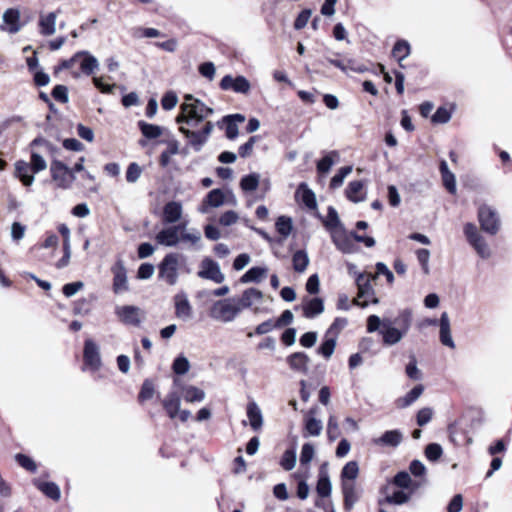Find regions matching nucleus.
Segmentation results:
<instances>
[{
    "mask_svg": "<svg viewBox=\"0 0 512 512\" xmlns=\"http://www.w3.org/2000/svg\"><path fill=\"white\" fill-rule=\"evenodd\" d=\"M138 126L141 130V133L148 139H156L162 135V127L158 125L139 121Z\"/></svg>",
    "mask_w": 512,
    "mask_h": 512,
    "instance_id": "37998d69",
    "label": "nucleus"
},
{
    "mask_svg": "<svg viewBox=\"0 0 512 512\" xmlns=\"http://www.w3.org/2000/svg\"><path fill=\"white\" fill-rule=\"evenodd\" d=\"M83 357L85 364L93 371L101 366V357L98 345L91 339H87L84 344Z\"/></svg>",
    "mask_w": 512,
    "mask_h": 512,
    "instance_id": "dca6fc26",
    "label": "nucleus"
},
{
    "mask_svg": "<svg viewBox=\"0 0 512 512\" xmlns=\"http://www.w3.org/2000/svg\"><path fill=\"white\" fill-rule=\"evenodd\" d=\"M57 13L50 12L46 15L41 14L39 18V32L44 36H51L56 31Z\"/></svg>",
    "mask_w": 512,
    "mask_h": 512,
    "instance_id": "bb28decb",
    "label": "nucleus"
},
{
    "mask_svg": "<svg viewBox=\"0 0 512 512\" xmlns=\"http://www.w3.org/2000/svg\"><path fill=\"white\" fill-rule=\"evenodd\" d=\"M325 227L332 233L333 229L344 228L339 217L337 211L333 207L328 208L327 221L325 222Z\"/></svg>",
    "mask_w": 512,
    "mask_h": 512,
    "instance_id": "864d4df0",
    "label": "nucleus"
},
{
    "mask_svg": "<svg viewBox=\"0 0 512 512\" xmlns=\"http://www.w3.org/2000/svg\"><path fill=\"white\" fill-rule=\"evenodd\" d=\"M15 176L22 182L24 186H31L34 183V174L32 173L29 162L18 160L15 163Z\"/></svg>",
    "mask_w": 512,
    "mask_h": 512,
    "instance_id": "412c9836",
    "label": "nucleus"
},
{
    "mask_svg": "<svg viewBox=\"0 0 512 512\" xmlns=\"http://www.w3.org/2000/svg\"><path fill=\"white\" fill-rule=\"evenodd\" d=\"M220 88L225 91L232 90L235 93L248 94L251 90V84L244 76L226 75L220 81Z\"/></svg>",
    "mask_w": 512,
    "mask_h": 512,
    "instance_id": "ddd939ff",
    "label": "nucleus"
},
{
    "mask_svg": "<svg viewBox=\"0 0 512 512\" xmlns=\"http://www.w3.org/2000/svg\"><path fill=\"white\" fill-rule=\"evenodd\" d=\"M142 174V168L135 162L130 163L126 171V180L129 183L138 181Z\"/></svg>",
    "mask_w": 512,
    "mask_h": 512,
    "instance_id": "338daca9",
    "label": "nucleus"
},
{
    "mask_svg": "<svg viewBox=\"0 0 512 512\" xmlns=\"http://www.w3.org/2000/svg\"><path fill=\"white\" fill-rule=\"evenodd\" d=\"M162 405L167 415L171 419H175L178 415L179 408L181 405V399L177 391L169 392L166 397L162 400Z\"/></svg>",
    "mask_w": 512,
    "mask_h": 512,
    "instance_id": "5701e85b",
    "label": "nucleus"
},
{
    "mask_svg": "<svg viewBox=\"0 0 512 512\" xmlns=\"http://www.w3.org/2000/svg\"><path fill=\"white\" fill-rule=\"evenodd\" d=\"M181 393L184 400L188 403L201 402L205 399V392L192 385L183 386Z\"/></svg>",
    "mask_w": 512,
    "mask_h": 512,
    "instance_id": "72a5a7b5",
    "label": "nucleus"
},
{
    "mask_svg": "<svg viewBox=\"0 0 512 512\" xmlns=\"http://www.w3.org/2000/svg\"><path fill=\"white\" fill-rule=\"evenodd\" d=\"M417 259L422 267L423 273L428 275L430 273L429 259L430 251L428 249H418L416 251Z\"/></svg>",
    "mask_w": 512,
    "mask_h": 512,
    "instance_id": "e2e57ef3",
    "label": "nucleus"
},
{
    "mask_svg": "<svg viewBox=\"0 0 512 512\" xmlns=\"http://www.w3.org/2000/svg\"><path fill=\"white\" fill-rule=\"evenodd\" d=\"M3 22L7 27L2 26L3 31H7L11 34L19 32L22 28L20 23V11L16 8H9L3 13Z\"/></svg>",
    "mask_w": 512,
    "mask_h": 512,
    "instance_id": "a211bd4d",
    "label": "nucleus"
},
{
    "mask_svg": "<svg viewBox=\"0 0 512 512\" xmlns=\"http://www.w3.org/2000/svg\"><path fill=\"white\" fill-rule=\"evenodd\" d=\"M172 369L178 375L186 374L190 369L189 360L185 356H178L173 362Z\"/></svg>",
    "mask_w": 512,
    "mask_h": 512,
    "instance_id": "bf43d9fd",
    "label": "nucleus"
},
{
    "mask_svg": "<svg viewBox=\"0 0 512 512\" xmlns=\"http://www.w3.org/2000/svg\"><path fill=\"white\" fill-rule=\"evenodd\" d=\"M478 220L481 229L486 233L495 235L500 228V219L495 210L487 205H482L478 210Z\"/></svg>",
    "mask_w": 512,
    "mask_h": 512,
    "instance_id": "1a4fd4ad",
    "label": "nucleus"
},
{
    "mask_svg": "<svg viewBox=\"0 0 512 512\" xmlns=\"http://www.w3.org/2000/svg\"><path fill=\"white\" fill-rule=\"evenodd\" d=\"M259 180L260 176L257 173L246 175L241 179L240 187L247 192L255 191L259 185Z\"/></svg>",
    "mask_w": 512,
    "mask_h": 512,
    "instance_id": "09e8293b",
    "label": "nucleus"
},
{
    "mask_svg": "<svg viewBox=\"0 0 512 512\" xmlns=\"http://www.w3.org/2000/svg\"><path fill=\"white\" fill-rule=\"evenodd\" d=\"M324 311V303L321 298L310 299L304 306L303 312L306 318H314Z\"/></svg>",
    "mask_w": 512,
    "mask_h": 512,
    "instance_id": "c9c22d12",
    "label": "nucleus"
},
{
    "mask_svg": "<svg viewBox=\"0 0 512 512\" xmlns=\"http://www.w3.org/2000/svg\"><path fill=\"white\" fill-rule=\"evenodd\" d=\"M343 507L345 512H350L356 502L359 500V493L356 490L354 482L342 481Z\"/></svg>",
    "mask_w": 512,
    "mask_h": 512,
    "instance_id": "6ab92c4d",
    "label": "nucleus"
},
{
    "mask_svg": "<svg viewBox=\"0 0 512 512\" xmlns=\"http://www.w3.org/2000/svg\"><path fill=\"white\" fill-rule=\"evenodd\" d=\"M29 164L31 166L33 174H37L41 171L46 170V168H47L46 160L43 158L42 155H40L39 153H37L35 151L31 152Z\"/></svg>",
    "mask_w": 512,
    "mask_h": 512,
    "instance_id": "8fccbe9b",
    "label": "nucleus"
},
{
    "mask_svg": "<svg viewBox=\"0 0 512 512\" xmlns=\"http://www.w3.org/2000/svg\"><path fill=\"white\" fill-rule=\"evenodd\" d=\"M331 238L337 249L345 254H351L356 252L357 247L354 243L352 232L348 234L345 228L333 229Z\"/></svg>",
    "mask_w": 512,
    "mask_h": 512,
    "instance_id": "9b49d317",
    "label": "nucleus"
},
{
    "mask_svg": "<svg viewBox=\"0 0 512 512\" xmlns=\"http://www.w3.org/2000/svg\"><path fill=\"white\" fill-rule=\"evenodd\" d=\"M363 189L362 181H352L346 188V196L349 200L357 203L364 200L363 196H359Z\"/></svg>",
    "mask_w": 512,
    "mask_h": 512,
    "instance_id": "a18cd8bd",
    "label": "nucleus"
},
{
    "mask_svg": "<svg viewBox=\"0 0 512 512\" xmlns=\"http://www.w3.org/2000/svg\"><path fill=\"white\" fill-rule=\"evenodd\" d=\"M50 173L57 186L62 189L71 188L76 177L73 170L60 160L54 159L50 164Z\"/></svg>",
    "mask_w": 512,
    "mask_h": 512,
    "instance_id": "0eeeda50",
    "label": "nucleus"
},
{
    "mask_svg": "<svg viewBox=\"0 0 512 512\" xmlns=\"http://www.w3.org/2000/svg\"><path fill=\"white\" fill-rule=\"evenodd\" d=\"M440 341L449 348L455 347L451 336L450 320L447 312H443L440 317Z\"/></svg>",
    "mask_w": 512,
    "mask_h": 512,
    "instance_id": "c756f323",
    "label": "nucleus"
},
{
    "mask_svg": "<svg viewBox=\"0 0 512 512\" xmlns=\"http://www.w3.org/2000/svg\"><path fill=\"white\" fill-rule=\"evenodd\" d=\"M167 145V149L161 153L159 159L160 165L162 167L168 166L171 156L179 153V142L177 140L172 139L167 142Z\"/></svg>",
    "mask_w": 512,
    "mask_h": 512,
    "instance_id": "a19ab883",
    "label": "nucleus"
},
{
    "mask_svg": "<svg viewBox=\"0 0 512 512\" xmlns=\"http://www.w3.org/2000/svg\"><path fill=\"white\" fill-rule=\"evenodd\" d=\"M113 273V292L120 294L129 290L127 271L122 260H118L111 268Z\"/></svg>",
    "mask_w": 512,
    "mask_h": 512,
    "instance_id": "4468645a",
    "label": "nucleus"
},
{
    "mask_svg": "<svg viewBox=\"0 0 512 512\" xmlns=\"http://www.w3.org/2000/svg\"><path fill=\"white\" fill-rule=\"evenodd\" d=\"M323 424L322 421L315 417H307L305 420V434L304 437L308 436H319L322 432Z\"/></svg>",
    "mask_w": 512,
    "mask_h": 512,
    "instance_id": "ea45409f",
    "label": "nucleus"
},
{
    "mask_svg": "<svg viewBox=\"0 0 512 512\" xmlns=\"http://www.w3.org/2000/svg\"><path fill=\"white\" fill-rule=\"evenodd\" d=\"M247 417L249 418L250 426L253 430L258 431L263 425V416L261 409L256 402H249L247 405Z\"/></svg>",
    "mask_w": 512,
    "mask_h": 512,
    "instance_id": "7c9ffc66",
    "label": "nucleus"
},
{
    "mask_svg": "<svg viewBox=\"0 0 512 512\" xmlns=\"http://www.w3.org/2000/svg\"><path fill=\"white\" fill-rule=\"evenodd\" d=\"M275 226L278 233L281 234L284 238H286L292 231L291 218L286 216H280L277 219Z\"/></svg>",
    "mask_w": 512,
    "mask_h": 512,
    "instance_id": "603ef678",
    "label": "nucleus"
},
{
    "mask_svg": "<svg viewBox=\"0 0 512 512\" xmlns=\"http://www.w3.org/2000/svg\"><path fill=\"white\" fill-rule=\"evenodd\" d=\"M267 268L264 267H252L240 278L241 283L255 282L259 283L266 276Z\"/></svg>",
    "mask_w": 512,
    "mask_h": 512,
    "instance_id": "e433bc0d",
    "label": "nucleus"
},
{
    "mask_svg": "<svg viewBox=\"0 0 512 512\" xmlns=\"http://www.w3.org/2000/svg\"><path fill=\"white\" fill-rule=\"evenodd\" d=\"M451 118V113L445 107H439L432 116V122L437 124L447 123Z\"/></svg>",
    "mask_w": 512,
    "mask_h": 512,
    "instance_id": "774afa93",
    "label": "nucleus"
},
{
    "mask_svg": "<svg viewBox=\"0 0 512 512\" xmlns=\"http://www.w3.org/2000/svg\"><path fill=\"white\" fill-rule=\"evenodd\" d=\"M287 363L292 370L306 374L309 370L310 358L304 352H295L287 357Z\"/></svg>",
    "mask_w": 512,
    "mask_h": 512,
    "instance_id": "aec40b11",
    "label": "nucleus"
},
{
    "mask_svg": "<svg viewBox=\"0 0 512 512\" xmlns=\"http://www.w3.org/2000/svg\"><path fill=\"white\" fill-rule=\"evenodd\" d=\"M348 320L346 318H336L333 323L330 325V327L327 329L326 334L327 336H332L333 338L337 339L340 332L347 326Z\"/></svg>",
    "mask_w": 512,
    "mask_h": 512,
    "instance_id": "6e6d98bb",
    "label": "nucleus"
},
{
    "mask_svg": "<svg viewBox=\"0 0 512 512\" xmlns=\"http://www.w3.org/2000/svg\"><path fill=\"white\" fill-rule=\"evenodd\" d=\"M403 439V435L399 430L386 431L381 437L374 439L373 442L376 445L381 446H398Z\"/></svg>",
    "mask_w": 512,
    "mask_h": 512,
    "instance_id": "2f4dec72",
    "label": "nucleus"
},
{
    "mask_svg": "<svg viewBox=\"0 0 512 512\" xmlns=\"http://www.w3.org/2000/svg\"><path fill=\"white\" fill-rule=\"evenodd\" d=\"M76 57L82 58L80 68L85 75H91L99 67V62L96 57L91 55L88 51H79Z\"/></svg>",
    "mask_w": 512,
    "mask_h": 512,
    "instance_id": "cd10ccee",
    "label": "nucleus"
},
{
    "mask_svg": "<svg viewBox=\"0 0 512 512\" xmlns=\"http://www.w3.org/2000/svg\"><path fill=\"white\" fill-rule=\"evenodd\" d=\"M175 314L179 319L187 321L192 317V307L185 294L175 296Z\"/></svg>",
    "mask_w": 512,
    "mask_h": 512,
    "instance_id": "b1692460",
    "label": "nucleus"
},
{
    "mask_svg": "<svg viewBox=\"0 0 512 512\" xmlns=\"http://www.w3.org/2000/svg\"><path fill=\"white\" fill-rule=\"evenodd\" d=\"M198 277L211 280L217 284L225 280L224 274L221 272L219 264L211 258H204L200 263V270L197 272Z\"/></svg>",
    "mask_w": 512,
    "mask_h": 512,
    "instance_id": "9d476101",
    "label": "nucleus"
},
{
    "mask_svg": "<svg viewBox=\"0 0 512 512\" xmlns=\"http://www.w3.org/2000/svg\"><path fill=\"white\" fill-rule=\"evenodd\" d=\"M181 255L178 253L167 254L158 266V277L168 285H175L178 281V269Z\"/></svg>",
    "mask_w": 512,
    "mask_h": 512,
    "instance_id": "20e7f679",
    "label": "nucleus"
},
{
    "mask_svg": "<svg viewBox=\"0 0 512 512\" xmlns=\"http://www.w3.org/2000/svg\"><path fill=\"white\" fill-rule=\"evenodd\" d=\"M327 61L331 65L342 70L343 72H346L348 69L353 70L355 72H360V73L366 71V68H364L362 66H356L355 62L353 60H348L347 64H345L343 61H340L337 59H332V58H327Z\"/></svg>",
    "mask_w": 512,
    "mask_h": 512,
    "instance_id": "3c124183",
    "label": "nucleus"
},
{
    "mask_svg": "<svg viewBox=\"0 0 512 512\" xmlns=\"http://www.w3.org/2000/svg\"><path fill=\"white\" fill-rule=\"evenodd\" d=\"M413 493L409 491L404 490H398L393 492L391 495H387L384 499V501L388 504H395V505H402L407 503L410 499Z\"/></svg>",
    "mask_w": 512,
    "mask_h": 512,
    "instance_id": "c03bdc74",
    "label": "nucleus"
},
{
    "mask_svg": "<svg viewBox=\"0 0 512 512\" xmlns=\"http://www.w3.org/2000/svg\"><path fill=\"white\" fill-rule=\"evenodd\" d=\"M352 172V166H345L341 167L339 171L332 177L330 181V187L331 188H338L340 187L344 179Z\"/></svg>",
    "mask_w": 512,
    "mask_h": 512,
    "instance_id": "4d7b16f0",
    "label": "nucleus"
},
{
    "mask_svg": "<svg viewBox=\"0 0 512 512\" xmlns=\"http://www.w3.org/2000/svg\"><path fill=\"white\" fill-rule=\"evenodd\" d=\"M315 454L314 446L310 443H305L302 446L301 454H300V463L303 466L309 465L312 461Z\"/></svg>",
    "mask_w": 512,
    "mask_h": 512,
    "instance_id": "680f3d73",
    "label": "nucleus"
},
{
    "mask_svg": "<svg viewBox=\"0 0 512 512\" xmlns=\"http://www.w3.org/2000/svg\"><path fill=\"white\" fill-rule=\"evenodd\" d=\"M241 311L236 298H230L217 301L211 309V315L217 320L232 322Z\"/></svg>",
    "mask_w": 512,
    "mask_h": 512,
    "instance_id": "39448f33",
    "label": "nucleus"
},
{
    "mask_svg": "<svg viewBox=\"0 0 512 512\" xmlns=\"http://www.w3.org/2000/svg\"><path fill=\"white\" fill-rule=\"evenodd\" d=\"M376 276L370 273H359L356 277V286L358 289L357 298L353 300V304L365 308L369 302L377 304L378 298L374 297V288L371 284Z\"/></svg>",
    "mask_w": 512,
    "mask_h": 512,
    "instance_id": "7ed1b4c3",
    "label": "nucleus"
},
{
    "mask_svg": "<svg viewBox=\"0 0 512 512\" xmlns=\"http://www.w3.org/2000/svg\"><path fill=\"white\" fill-rule=\"evenodd\" d=\"M424 386L422 384L416 385L405 396L396 400L398 408H406L412 405L423 393Z\"/></svg>",
    "mask_w": 512,
    "mask_h": 512,
    "instance_id": "473e14b6",
    "label": "nucleus"
},
{
    "mask_svg": "<svg viewBox=\"0 0 512 512\" xmlns=\"http://www.w3.org/2000/svg\"><path fill=\"white\" fill-rule=\"evenodd\" d=\"M295 198L297 201L305 205L309 210H315L317 208V201L315 193L308 187L305 182L299 184Z\"/></svg>",
    "mask_w": 512,
    "mask_h": 512,
    "instance_id": "f3484780",
    "label": "nucleus"
},
{
    "mask_svg": "<svg viewBox=\"0 0 512 512\" xmlns=\"http://www.w3.org/2000/svg\"><path fill=\"white\" fill-rule=\"evenodd\" d=\"M423 481L412 480L410 474L406 471L397 473L393 478V484L401 489H405L411 493H414L421 485Z\"/></svg>",
    "mask_w": 512,
    "mask_h": 512,
    "instance_id": "4be33fe9",
    "label": "nucleus"
},
{
    "mask_svg": "<svg viewBox=\"0 0 512 512\" xmlns=\"http://www.w3.org/2000/svg\"><path fill=\"white\" fill-rule=\"evenodd\" d=\"M296 452L293 449L286 450L281 458L280 465L286 471L292 470L296 465Z\"/></svg>",
    "mask_w": 512,
    "mask_h": 512,
    "instance_id": "13d9d810",
    "label": "nucleus"
},
{
    "mask_svg": "<svg viewBox=\"0 0 512 512\" xmlns=\"http://www.w3.org/2000/svg\"><path fill=\"white\" fill-rule=\"evenodd\" d=\"M214 110L202 101H194L193 104L183 102L180 106V112L176 117V122L180 125L196 127L199 123L212 115Z\"/></svg>",
    "mask_w": 512,
    "mask_h": 512,
    "instance_id": "f03ea898",
    "label": "nucleus"
},
{
    "mask_svg": "<svg viewBox=\"0 0 512 512\" xmlns=\"http://www.w3.org/2000/svg\"><path fill=\"white\" fill-rule=\"evenodd\" d=\"M359 474V467L356 461H349L341 471L342 481L353 482Z\"/></svg>",
    "mask_w": 512,
    "mask_h": 512,
    "instance_id": "49530a36",
    "label": "nucleus"
},
{
    "mask_svg": "<svg viewBox=\"0 0 512 512\" xmlns=\"http://www.w3.org/2000/svg\"><path fill=\"white\" fill-rule=\"evenodd\" d=\"M231 200L233 204L236 203V199L232 192H229V199L226 198V194L221 189L211 190L206 197L203 199L198 211L202 214L209 213L210 208L221 207L225 202Z\"/></svg>",
    "mask_w": 512,
    "mask_h": 512,
    "instance_id": "6e6552de",
    "label": "nucleus"
},
{
    "mask_svg": "<svg viewBox=\"0 0 512 512\" xmlns=\"http://www.w3.org/2000/svg\"><path fill=\"white\" fill-rule=\"evenodd\" d=\"M337 339L332 336H327L325 333L323 343L318 347L317 353L322 355L324 358L329 359L335 350Z\"/></svg>",
    "mask_w": 512,
    "mask_h": 512,
    "instance_id": "79ce46f5",
    "label": "nucleus"
},
{
    "mask_svg": "<svg viewBox=\"0 0 512 512\" xmlns=\"http://www.w3.org/2000/svg\"><path fill=\"white\" fill-rule=\"evenodd\" d=\"M115 314L123 324L131 326H139L143 318L142 310L133 305L117 306Z\"/></svg>",
    "mask_w": 512,
    "mask_h": 512,
    "instance_id": "f8f14e48",
    "label": "nucleus"
},
{
    "mask_svg": "<svg viewBox=\"0 0 512 512\" xmlns=\"http://www.w3.org/2000/svg\"><path fill=\"white\" fill-rule=\"evenodd\" d=\"M442 453V447L437 443L428 444L425 448V456L430 461H437Z\"/></svg>",
    "mask_w": 512,
    "mask_h": 512,
    "instance_id": "0e129e2a",
    "label": "nucleus"
},
{
    "mask_svg": "<svg viewBox=\"0 0 512 512\" xmlns=\"http://www.w3.org/2000/svg\"><path fill=\"white\" fill-rule=\"evenodd\" d=\"M411 326V312L403 310L394 319L383 318V329H380L383 343L392 346L399 343L407 334Z\"/></svg>",
    "mask_w": 512,
    "mask_h": 512,
    "instance_id": "f257e3e1",
    "label": "nucleus"
},
{
    "mask_svg": "<svg viewBox=\"0 0 512 512\" xmlns=\"http://www.w3.org/2000/svg\"><path fill=\"white\" fill-rule=\"evenodd\" d=\"M182 217V205L179 202H168L163 208V220L165 223L172 224L179 221Z\"/></svg>",
    "mask_w": 512,
    "mask_h": 512,
    "instance_id": "c85d7f7f",
    "label": "nucleus"
},
{
    "mask_svg": "<svg viewBox=\"0 0 512 512\" xmlns=\"http://www.w3.org/2000/svg\"><path fill=\"white\" fill-rule=\"evenodd\" d=\"M448 432L451 441L457 445H470L473 442L472 437L468 436L466 432L460 428L458 421L449 425Z\"/></svg>",
    "mask_w": 512,
    "mask_h": 512,
    "instance_id": "a878e982",
    "label": "nucleus"
},
{
    "mask_svg": "<svg viewBox=\"0 0 512 512\" xmlns=\"http://www.w3.org/2000/svg\"><path fill=\"white\" fill-rule=\"evenodd\" d=\"M340 435L337 418L330 415L327 422V436L330 441H335Z\"/></svg>",
    "mask_w": 512,
    "mask_h": 512,
    "instance_id": "052dcab7",
    "label": "nucleus"
},
{
    "mask_svg": "<svg viewBox=\"0 0 512 512\" xmlns=\"http://www.w3.org/2000/svg\"><path fill=\"white\" fill-rule=\"evenodd\" d=\"M185 230V225H174L161 230L156 235V241L164 246L175 247L178 245L180 232Z\"/></svg>",
    "mask_w": 512,
    "mask_h": 512,
    "instance_id": "2eb2a0df",
    "label": "nucleus"
},
{
    "mask_svg": "<svg viewBox=\"0 0 512 512\" xmlns=\"http://www.w3.org/2000/svg\"><path fill=\"white\" fill-rule=\"evenodd\" d=\"M309 257L304 250H298L293 254V269L298 273H303L309 265Z\"/></svg>",
    "mask_w": 512,
    "mask_h": 512,
    "instance_id": "58836bf2",
    "label": "nucleus"
},
{
    "mask_svg": "<svg viewBox=\"0 0 512 512\" xmlns=\"http://www.w3.org/2000/svg\"><path fill=\"white\" fill-rule=\"evenodd\" d=\"M214 129V124L207 121L203 128L199 131H193L183 125L179 127V131L188 139V144L196 151H201L204 144L208 141Z\"/></svg>",
    "mask_w": 512,
    "mask_h": 512,
    "instance_id": "423d86ee",
    "label": "nucleus"
},
{
    "mask_svg": "<svg viewBox=\"0 0 512 512\" xmlns=\"http://www.w3.org/2000/svg\"><path fill=\"white\" fill-rule=\"evenodd\" d=\"M410 54V45L405 40H399L395 43L393 49H392V55L395 57L399 62L407 58Z\"/></svg>",
    "mask_w": 512,
    "mask_h": 512,
    "instance_id": "de8ad7c7",
    "label": "nucleus"
},
{
    "mask_svg": "<svg viewBox=\"0 0 512 512\" xmlns=\"http://www.w3.org/2000/svg\"><path fill=\"white\" fill-rule=\"evenodd\" d=\"M470 244L481 258L487 259L491 256L490 248L482 236L476 240H473V242Z\"/></svg>",
    "mask_w": 512,
    "mask_h": 512,
    "instance_id": "5fc2aeb1",
    "label": "nucleus"
},
{
    "mask_svg": "<svg viewBox=\"0 0 512 512\" xmlns=\"http://www.w3.org/2000/svg\"><path fill=\"white\" fill-rule=\"evenodd\" d=\"M333 155H337V152L332 151L328 155L324 156L320 161L317 163V170L319 173L325 174L328 173L331 167L334 164V161L332 159Z\"/></svg>",
    "mask_w": 512,
    "mask_h": 512,
    "instance_id": "69168bd1",
    "label": "nucleus"
},
{
    "mask_svg": "<svg viewBox=\"0 0 512 512\" xmlns=\"http://www.w3.org/2000/svg\"><path fill=\"white\" fill-rule=\"evenodd\" d=\"M37 488L44 493L47 497L51 498L54 501H58L60 499L61 493L60 488L54 482H40L36 483Z\"/></svg>",
    "mask_w": 512,
    "mask_h": 512,
    "instance_id": "4c0bfd02",
    "label": "nucleus"
},
{
    "mask_svg": "<svg viewBox=\"0 0 512 512\" xmlns=\"http://www.w3.org/2000/svg\"><path fill=\"white\" fill-rule=\"evenodd\" d=\"M332 485L328 473L321 468L317 481L316 491L320 497H328L331 494Z\"/></svg>",
    "mask_w": 512,
    "mask_h": 512,
    "instance_id": "f704fd0d",
    "label": "nucleus"
},
{
    "mask_svg": "<svg viewBox=\"0 0 512 512\" xmlns=\"http://www.w3.org/2000/svg\"><path fill=\"white\" fill-rule=\"evenodd\" d=\"M263 298V293L256 288H248L243 293L242 296L236 299L240 309L243 310L245 308H250L254 303L260 302Z\"/></svg>",
    "mask_w": 512,
    "mask_h": 512,
    "instance_id": "393cba45",
    "label": "nucleus"
}]
</instances>
